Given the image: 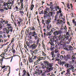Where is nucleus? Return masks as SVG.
<instances>
[{"label":"nucleus","instance_id":"nucleus-22","mask_svg":"<svg viewBox=\"0 0 76 76\" xmlns=\"http://www.w3.org/2000/svg\"><path fill=\"white\" fill-rule=\"evenodd\" d=\"M55 49V48L54 47V46H52L50 47V51H53Z\"/></svg>","mask_w":76,"mask_h":76},{"label":"nucleus","instance_id":"nucleus-14","mask_svg":"<svg viewBox=\"0 0 76 76\" xmlns=\"http://www.w3.org/2000/svg\"><path fill=\"white\" fill-rule=\"evenodd\" d=\"M49 10V8L48 7H46V9L44 11V15H45L46 14H47V13H48V12H47V11Z\"/></svg>","mask_w":76,"mask_h":76},{"label":"nucleus","instance_id":"nucleus-49","mask_svg":"<svg viewBox=\"0 0 76 76\" xmlns=\"http://www.w3.org/2000/svg\"><path fill=\"white\" fill-rule=\"evenodd\" d=\"M24 47L26 48V49L27 50H28V48H27V46L26 45V44H24Z\"/></svg>","mask_w":76,"mask_h":76},{"label":"nucleus","instance_id":"nucleus-28","mask_svg":"<svg viewBox=\"0 0 76 76\" xmlns=\"http://www.w3.org/2000/svg\"><path fill=\"white\" fill-rule=\"evenodd\" d=\"M32 37H35V35H37V34H36V32H35V31L32 32Z\"/></svg>","mask_w":76,"mask_h":76},{"label":"nucleus","instance_id":"nucleus-54","mask_svg":"<svg viewBox=\"0 0 76 76\" xmlns=\"http://www.w3.org/2000/svg\"><path fill=\"white\" fill-rule=\"evenodd\" d=\"M7 68L5 69H4L3 70V72H4L5 71H7Z\"/></svg>","mask_w":76,"mask_h":76},{"label":"nucleus","instance_id":"nucleus-19","mask_svg":"<svg viewBox=\"0 0 76 76\" xmlns=\"http://www.w3.org/2000/svg\"><path fill=\"white\" fill-rule=\"evenodd\" d=\"M53 35H54L55 36L58 35V31H56L53 33Z\"/></svg>","mask_w":76,"mask_h":76},{"label":"nucleus","instance_id":"nucleus-35","mask_svg":"<svg viewBox=\"0 0 76 76\" xmlns=\"http://www.w3.org/2000/svg\"><path fill=\"white\" fill-rule=\"evenodd\" d=\"M41 76H46L45 75V72H43L41 74Z\"/></svg>","mask_w":76,"mask_h":76},{"label":"nucleus","instance_id":"nucleus-3","mask_svg":"<svg viewBox=\"0 0 76 76\" xmlns=\"http://www.w3.org/2000/svg\"><path fill=\"white\" fill-rule=\"evenodd\" d=\"M50 8L51 9H55L56 11H57L56 12V14L57 15H59V13L62 12L61 9V8H59V7L58 6H55L54 7H53V6H52L50 7ZM58 9L59 11H57Z\"/></svg>","mask_w":76,"mask_h":76},{"label":"nucleus","instance_id":"nucleus-50","mask_svg":"<svg viewBox=\"0 0 76 76\" xmlns=\"http://www.w3.org/2000/svg\"><path fill=\"white\" fill-rule=\"evenodd\" d=\"M9 73L7 74L8 76H9V75L10 74V68L9 67Z\"/></svg>","mask_w":76,"mask_h":76},{"label":"nucleus","instance_id":"nucleus-47","mask_svg":"<svg viewBox=\"0 0 76 76\" xmlns=\"http://www.w3.org/2000/svg\"><path fill=\"white\" fill-rule=\"evenodd\" d=\"M71 40H70V39H69L68 40V41L67 42V44H69Z\"/></svg>","mask_w":76,"mask_h":76},{"label":"nucleus","instance_id":"nucleus-26","mask_svg":"<svg viewBox=\"0 0 76 76\" xmlns=\"http://www.w3.org/2000/svg\"><path fill=\"white\" fill-rule=\"evenodd\" d=\"M59 40H60V39H61V41H62V42H66V41L65 40V38H59Z\"/></svg>","mask_w":76,"mask_h":76},{"label":"nucleus","instance_id":"nucleus-62","mask_svg":"<svg viewBox=\"0 0 76 76\" xmlns=\"http://www.w3.org/2000/svg\"><path fill=\"white\" fill-rule=\"evenodd\" d=\"M55 31V29H53L51 30V32H52V33H53V31Z\"/></svg>","mask_w":76,"mask_h":76},{"label":"nucleus","instance_id":"nucleus-39","mask_svg":"<svg viewBox=\"0 0 76 76\" xmlns=\"http://www.w3.org/2000/svg\"><path fill=\"white\" fill-rule=\"evenodd\" d=\"M66 35L67 37H66V38H69V36H68L67 35H69V32H67L66 33Z\"/></svg>","mask_w":76,"mask_h":76},{"label":"nucleus","instance_id":"nucleus-25","mask_svg":"<svg viewBox=\"0 0 76 76\" xmlns=\"http://www.w3.org/2000/svg\"><path fill=\"white\" fill-rule=\"evenodd\" d=\"M39 70V72H38V74L39 75H41L42 74V70Z\"/></svg>","mask_w":76,"mask_h":76},{"label":"nucleus","instance_id":"nucleus-17","mask_svg":"<svg viewBox=\"0 0 76 76\" xmlns=\"http://www.w3.org/2000/svg\"><path fill=\"white\" fill-rule=\"evenodd\" d=\"M51 52H53L54 53H55V54H57V53H58V49H55V50L52 51Z\"/></svg>","mask_w":76,"mask_h":76},{"label":"nucleus","instance_id":"nucleus-15","mask_svg":"<svg viewBox=\"0 0 76 76\" xmlns=\"http://www.w3.org/2000/svg\"><path fill=\"white\" fill-rule=\"evenodd\" d=\"M50 55L52 56V57H56V55L54 54V53L53 52H51L50 53Z\"/></svg>","mask_w":76,"mask_h":76},{"label":"nucleus","instance_id":"nucleus-59","mask_svg":"<svg viewBox=\"0 0 76 76\" xmlns=\"http://www.w3.org/2000/svg\"><path fill=\"white\" fill-rule=\"evenodd\" d=\"M0 42H3V40L1 39H0Z\"/></svg>","mask_w":76,"mask_h":76},{"label":"nucleus","instance_id":"nucleus-7","mask_svg":"<svg viewBox=\"0 0 76 76\" xmlns=\"http://www.w3.org/2000/svg\"><path fill=\"white\" fill-rule=\"evenodd\" d=\"M71 58V56L70 54H68L64 56V59L65 60H67L68 59H70Z\"/></svg>","mask_w":76,"mask_h":76},{"label":"nucleus","instance_id":"nucleus-44","mask_svg":"<svg viewBox=\"0 0 76 76\" xmlns=\"http://www.w3.org/2000/svg\"><path fill=\"white\" fill-rule=\"evenodd\" d=\"M51 39V42H53L55 41V39H54V38L52 39Z\"/></svg>","mask_w":76,"mask_h":76},{"label":"nucleus","instance_id":"nucleus-45","mask_svg":"<svg viewBox=\"0 0 76 76\" xmlns=\"http://www.w3.org/2000/svg\"><path fill=\"white\" fill-rule=\"evenodd\" d=\"M44 38H46V37H45L46 36H47V34H46V33H45V32H44Z\"/></svg>","mask_w":76,"mask_h":76},{"label":"nucleus","instance_id":"nucleus-2","mask_svg":"<svg viewBox=\"0 0 76 76\" xmlns=\"http://www.w3.org/2000/svg\"><path fill=\"white\" fill-rule=\"evenodd\" d=\"M31 43L29 42H28V41L26 42V44L28 47L30 49H31V50H34L37 47V45H36L35 44H33L31 45L30 46Z\"/></svg>","mask_w":76,"mask_h":76},{"label":"nucleus","instance_id":"nucleus-1","mask_svg":"<svg viewBox=\"0 0 76 76\" xmlns=\"http://www.w3.org/2000/svg\"><path fill=\"white\" fill-rule=\"evenodd\" d=\"M53 63H50L49 62L44 61L43 63L40 64V66L42 69H48V67H51L52 66H53Z\"/></svg>","mask_w":76,"mask_h":76},{"label":"nucleus","instance_id":"nucleus-13","mask_svg":"<svg viewBox=\"0 0 76 76\" xmlns=\"http://www.w3.org/2000/svg\"><path fill=\"white\" fill-rule=\"evenodd\" d=\"M9 47L7 46V48L5 50V51L6 53V54H7L10 52V50L9 51Z\"/></svg>","mask_w":76,"mask_h":76},{"label":"nucleus","instance_id":"nucleus-23","mask_svg":"<svg viewBox=\"0 0 76 76\" xmlns=\"http://www.w3.org/2000/svg\"><path fill=\"white\" fill-rule=\"evenodd\" d=\"M4 6L5 7H6V6H7V7H9V5L8 4V3H4Z\"/></svg>","mask_w":76,"mask_h":76},{"label":"nucleus","instance_id":"nucleus-56","mask_svg":"<svg viewBox=\"0 0 76 76\" xmlns=\"http://www.w3.org/2000/svg\"><path fill=\"white\" fill-rule=\"evenodd\" d=\"M54 48H55V49H58V46L57 45H56L54 47Z\"/></svg>","mask_w":76,"mask_h":76},{"label":"nucleus","instance_id":"nucleus-31","mask_svg":"<svg viewBox=\"0 0 76 76\" xmlns=\"http://www.w3.org/2000/svg\"><path fill=\"white\" fill-rule=\"evenodd\" d=\"M6 53V52L4 50V52H2V54L0 56H1L2 55L3 56H4L5 55V54Z\"/></svg>","mask_w":76,"mask_h":76},{"label":"nucleus","instance_id":"nucleus-58","mask_svg":"<svg viewBox=\"0 0 76 76\" xmlns=\"http://www.w3.org/2000/svg\"><path fill=\"white\" fill-rule=\"evenodd\" d=\"M3 30L4 31H7V28H3Z\"/></svg>","mask_w":76,"mask_h":76},{"label":"nucleus","instance_id":"nucleus-24","mask_svg":"<svg viewBox=\"0 0 76 76\" xmlns=\"http://www.w3.org/2000/svg\"><path fill=\"white\" fill-rule=\"evenodd\" d=\"M4 42H9L10 41V40H9V39H4Z\"/></svg>","mask_w":76,"mask_h":76},{"label":"nucleus","instance_id":"nucleus-16","mask_svg":"<svg viewBox=\"0 0 76 76\" xmlns=\"http://www.w3.org/2000/svg\"><path fill=\"white\" fill-rule=\"evenodd\" d=\"M45 23L46 24V25H49L50 24V23L51 22V21L49 19H48V20H45Z\"/></svg>","mask_w":76,"mask_h":76},{"label":"nucleus","instance_id":"nucleus-48","mask_svg":"<svg viewBox=\"0 0 76 76\" xmlns=\"http://www.w3.org/2000/svg\"><path fill=\"white\" fill-rule=\"evenodd\" d=\"M62 33V31L61 30H59L58 31V34H61Z\"/></svg>","mask_w":76,"mask_h":76},{"label":"nucleus","instance_id":"nucleus-38","mask_svg":"<svg viewBox=\"0 0 76 76\" xmlns=\"http://www.w3.org/2000/svg\"><path fill=\"white\" fill-rule=\"evenodd\" d=\"M3 58H1L0 59V64H2V63H3Z\"/></svg>","mask_w":76,"mask_h":76},{"label":"nucleus","instance_id":"nucleus-30","mask_svg":"<svg viewBox=\"0 0 76 76\" xmlns=\"http://www.w3.org/2000/svg\"><path fill=\"white\" fill-rule=\"evenodd\" d=\"M69 66H70V64H65L64 66H65V67H66L67 68H68L69 67Z\"/></svg>","mask_w":76,"mask_h":76},{"label":"nucleus","instance_id":"nucleus-61","mask_svg":"<svg viewBox=\"0 0 76 76\" xmlns=\"http://www.w3.org/2000/svg\"><path fill=\"white\" fill-rule=\"evenodd\" d=\"M15 16L13 15H12V14H11V17L12 19H13V18H14Z\"/></svg>","mask_w":76,"mask_h":76},{"label":"nucleus","instance_id":"nucleus-53","mask_svg":"<svg viewBox=\"0 0 76 76\" xmlns=\"http://www.w3.org/2000/svg\"><path fill=\"white\" fill-rule=\"evenodd\" d=\"M59 13H60V15L59 18H60V17H61L62 16H63V14H62V13H61H61H59Z\"/></svg>","mask_w":76,"mask_h":76},{"label":"nucleus","instance_id":"nucleus-18","mask_svg":"<svg viewBox=\"0 0 76 76\" xmlns=\"http://www.w3.org/2000/svg\"><path fill=\"white\" fill-rule=\"evenodd\" d=\"M69 68L68 69V70H71L73 69H75V67H74L72 65H69Z\"/></svg>","mask_w":76,"mask_h":76},{"label":"nucleus","instance_id":"nucleus-10","mask_svg":"<svg viewBox=\"0 0 76 76\" xmlns=\"http://www.w3.org/2000/svg\"><path fill=\"white\" fill-rule=\"evenodd\" d=\"M20 3H21V6L19 8L20 10H23V0H20Z\"/></svg>","mask_w":76,"mask_h":76},{"label":"nucleus","instance_id":"nucleus-32","mask_svg":"<svg viewBox=\"0 0 76 76\" xmlns=\"http://www.w3.org/2000/svg\"><path fill=\"white\" fill-rule=\"evenodd\" d=\"M51 34L52 33H51V31H50V32H48L47 34V36H48V35H49V36H50V35H51Z\"/></svg>","mask_w":76,"mask_h":76},{"label":"nucleus","instance_id":"nucleus-37","mask_svg":"<svg viewBox=\"0 0 76 76\" xmlns=\"http://www.w3.org/2000/svg\"><path fill=\"white\" fill-rule=\"evenodd\" d=\"M34 52H35V54H36V55H37V54L38 53V51L37 50H35Z\"/></svg>","mask_w":76,"mask_h":76},{"label":"nucleus","instance_id":"nucleus-34","mask_svg":"<svg viewBox=\"0 0 76 76\" xmlns=\"http://www.w3.org/2000/svg\"><path fill=\"white\" fill-rule=\"evenodd\" d=\"M71 58L72 60H75V59H76V58H75V56L73 55L72 56Z\"/></svg>","mask_w":76,"mask_h":76},{"label":"nucleus","instance_id":"nucleus-41","mask_svg":"<svg viewBox=\"0 0 76 76\" xmlns=\"http://www.w3.org/2000/svg\"><path fill=\"white\" fill-rule=\"evenodd\" d=\"M50 44L52 46H54V45H55L54 44V42H51Z\"/></svg>","mask_w":76,"mask_h":76},{"label":"nucleus","instance_id":"nucleus-46","mask_svg":"<svg viewBox=\"0 0 76 76\" xmlns=\"http://www.w3.org/2000/svg\"><path fill=\"white\" fill-rule=\"evenodd\" d=\"M8 58H11V59L10 62H12V60L13 59V57H10V58H6L5 59H8Z\"/></svg>","mask_w":76,"mask_h":76},{"label":"nucleus","instance_id":"nucleus-11","mask_svg":"<svg viewBox=\"0 0 76 76\" xmlns=\"http://www.w3.org/2000/svg\"><path fill=\"white\" fill-rule=\"evenodd\" d=\"M72 48H73V47L71 45L66 46V49L67 51H72Z\"/></svg>","mask_w":76,"mask_h":76},{"label":"nucleus","instance_id":"nucleus-12","mask_svg":"<svg viewBox=\"0 0 76 76\" xmlns=\"http://www.w3.org/2000/svg\"><path fill=\"white\" fill-rule=\"evenodd\" d=\"M58 63L61 66L62 65V67H64V66L65 65V64H65L66 63V62H65L64 61H60V62H58Z\"/></svg>","mask_w":76,"mask_h":76},{"label":"nucleus","instance_id":"nucleus-8","mask_svg":"<svg viewBox=\"0 0 76 76\" xmlns=\"http://www.w3.org/2000/svg\"><path fill=\"white\" fill-rule=\"evenodd\" d=\"M23 76H30L29 74V72H26L25 70H23Z\"/></svg>","mask_w":76,"mask_h":76},{"label":"nucleus","instance_id":"nucleus-21","mask_svg":"<svg viewBox=\"0 0 76 76\" xmlns=\"http://www.w3.org/2000/svg\"><path fill=\"white\" fill-rule=\"evenodd\" d=\"M12 2H10V1H8V4H11L12 6H13V4H14V1H12Z\"/></svg>","mask_w":76,"mask_h":76},{"label":"nucleus","instance_id":"nucleus-51","mask_svg":"<svg viewBox=\"0 0 76 76\" xmlns=\"http://www.w3.org/2000/svg\"><path fill=\"white\" fill-rule=\"evenodd\" d=\"M60 54L59 53H57L56 54V56H57L56 57H60Z\"/></svg>","mask_w":76,"mask_h":76},{"label":"nucleus","instance_id":"nucleus-43","mask_svg":"<svg viewBox=\"0 0 76 76\" xmlns=\"http://www.w3.org/2000/svg\"><path fill=\"white\" fill-rule=\"evenodd\" d=\"M60 58L61 60H63L64 59V56L63 55H61L60 56Z\"/></svg>","mask_w":76,"mask_h":76},{"label":"nucleus","instance_id":"nucleus-4","mask_svg":"<svg viewBox=\"0 0 76 76\" xmlns=\"http://www.w3.org/2000/svg\"><path fill=\"white\" fill-rule=\"evenodd\" d=\"M37 58H38V57H37V56L35 55L34 56V55L33 56L32 55V56L29 55L28 57V61L29 63H33V62L34 61L33 59L35 60V59H37Z\"/></svg>","mask_w":76,"mask_h":76},{"label":"nucleus","instance_id":"nucleus-29","mask_svg":"<svg viewBox=\"0 0 76 76\" xmlns=\"http://www.w3.org/2000/svg\"><path fill=\"white\" fill-rule=\"evenodd\" d=\"M2 28H3V26L1 24L0 25V34H2V31H1V29H2Z\"/></svg>","mask_w":76,"mask_h":76},{"label":"nucleus","instance_id":"nucleus-9","mask_svg":"<svg viewBox=\"0 0 76 76\" xmlns=\"http://www.w3.org/2000/svg\"><path fill=\"white\" fill-rule=\"evenodd\" d=\"M12 51L14 57H15V56H18V57L19 56V55L16 54V50H15V49L12 48Z\"/></svg>","mask_w":76,"mask_h":76},{"label":"nucleus","instance_id":"nucleus-6","mask_svg":"<svg viewBox=\"0 0 76 76\" xmlns=\"http://www.w3.org/2000/svg\"><path fill=\"white\" fill-rule=\"evenodd\" d=\"M53 65L51 67H49L48 68H46V70L45 71V73H49L50 72H51V70H53Z\"/></svg>","mask_w":76,"mask_h":76},{"label":"nucleus","instance_id":"nucleus-42","mask_svg":"<svg viewBox=\"0 0 76 76\" xmlns=\"http://www.w3.org/2000/svg\"><path fill=\"white\" fill-rule=\"evenodd\" d=\"M71 70H72L73 73H74L75 72V71H76V69H75V68H73V69H72Z\"/></svg>","mask_w":76,"mask_h":76},{"label":"nucleus","instance_id":"nucleus-64","mask_svg":"<svg viewBox=\"0 0 76 76\" xmlns=\"http://www.w3.org/2000/svg\"><path fill=\"white\" fill-rule=\"evenodd\" d=\"M11 25V24H7V26H10Z\"/></svg>","mask_w":76,"mask_h":76},{"label":"nucleus","instance_id":"nucleus-5","mask_svg":"<svg viewBox=\"0 0 76 76\" xmlns=\"http://www.w3.org/2000/svg\"><path fill=\"white\" fill-rule=\"evenodd\" d=\"M53 15V12H50L48 13H48H47V14L45 15H44V18H47V17H51Z\"/></svg>","mask_w":76,"mask_h":76},{"label":"nucleus","instance_id":"nucleus-57","mask_svg":"<svg viewBox=\"0 0 76 76\" xmlns=\"http://www.w3.org/2000/svg\"><path fill=\"white\" fill-rule=\"evenodd\" d=\"M65 53V52H64V51H62L61 52V53L62 54H64Z\"/></svg>","mask_w":76,"mask_h":76},{"label":"nucleus","instance_id":"nucleus-40","mask_svg":"<svg viewBox=\"0 0 76 76\" xmlns=\"http://www.w3.org/2000/svg\"><path fill=\"white\" fill-rule=\"evenodd\" d=\"M6 22L5 20H0V23H2L4 22Z\"/></svg>","mask_w":76,"mask_h":76},{"label":"nucleus","instance_id":"nucleus-63","mask_svg":"<svg viewBox=\"0 0 76 76\" xmlns=\"http://www.w3.org/2000/svg\"><path fill=\"white\" fill-rule=\"evenodd\" d=\"M35 29L34 27H32V28L31 29V30H33H33H35Z\"/></svg>","mask_w":76,"mask_h":76},{"label":"nucleus","instance_id":"nucleus-55","mask_svg":"<svg viewBox=\"0 0 76 76\" xmlns=\"http://www.w3.org/2000/svg\"><path fill=\"white\" fill-rule=\"evenodd\" d=\"M59 14H57L56 15V16H55V19L56 20H57V16H58V15Z\"/></svg>","mask_w":76,"mask_h":76},{"label":"nucleus","instance_id":"nucleus-33","mask_svg":"<svg viewBox=\"0 0 76 76\" xmlns=\"http://www.w3.org/2000/svg\"><path fill=\"white\" fill-rule=\"evenodd\" d=\"M39 12V14H40V15H41V14H44V11H43V10H42L40 12Z\"/></svg>","mask_w":76,"mask_h":76},{"label":"nucleus","instance_id":"nucleus-36","mask_svg":"<svg viewBox=\"0 0 76 76\" xmlns=\"http://www.w3.org/2000/svg\"><path fill=\"white\" fill-rule=\"evenodd\" d=\"M10 32V30L9 29L6 31V32L7 34H9V33Z\"/></svg>","mask_w":76,"mask_h":76},{"label":"nucleus","instance_id":"nucleus-60","mask_svg":"<svg viewBox=\"0 0 76 76\" xmlns=\"http://www.w3.org/2000/svg\"><path fill=\"white\" fill-rule=\"evenodd\" d=\"M34 65H37L38 64V62H37L36 61L34 62Z\"/></svg>","mask_w":76,"mask_h":76},{"label":"nucleus","instance_id":"nucleus-20","mask_svg":"<svg viewBox=\"0 0 76 76\" xmlns=\"http://www.w3.org/2000/svg\"><path fill=\"white\" fill-rule=\"evenodd\" d=\"M70 70H69V69H67V73H66V74L65 75V76H67V75L68 73H70L71 72H70Z\"/></svg>","mask_w":76,"mask_h":76},{"label":"nucleus","instance_id":"nucleus-27","mask_svg":"<svg viewBox=\"0 0 76 76\" xmlns=\"http://www.w3.org/2000/svg\"><path fill=\"white\" fill-rule=\"evenodd\" d=\"M56 23L57 25H60V23H61V22L60 21V19H58L56 20Z\"/></svg>","mask_w":76,"mask_h":76},{"label":"nucleus","instance_id":"nucleus-52","mask_svg":"<svg viewBox=\"0 0 76 76\" xmlns=\"http://www.w3.org/2000/svg\"><path fill=\"white\" fill-rule=\"evenodd\" d=\"M32 32H30V33H29V35L30 36H31V35L32 37Z\"/></svg>","mask_w":76,"mask_h":76}]
</instances>
